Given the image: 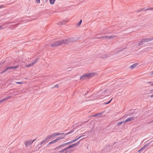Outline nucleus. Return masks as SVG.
<instances>
[{
  "label": "nucleus",
  "mask_w": 153,
  "mask_h": 153,
  "mask_svg": "<svg viewBox=\"0 0 153 153\" xmlns=\"http://www.w3.org/2000/svg\"><path fill=\"white\" fill-rule=\"evenodd\" d=\"M76 41V40L74 39V38L71 37L65 39L55 42L51 44V47H56L62 45H66Z\"/></svg>",
  "instance_id": "1"
},
{
  "label": "nucleus",
  "mask_w": 153,
  "mask_h": 153,
  "mask_svg": "<svg viewBox=\"0 0 153 153\" xmlns=\"http://www.w3.org/2000/svg\"><path fill=\"white\" fill-rule=\"evenodd\" d=\"M95 73H91L88 74H84L82 76L80 77V79L81 80H84V79H87L90 77L93 76L95 74Z\"/></svg>",
  "instance_id": "2"
},
{
  "label": "nucleus",
  "mask_w": 153,
  "mask_h": 153,
  "mask_svg": "<svg viewBox=\"0 0 153 153\" xmlns=\"http://www.w3.org/2000/svg\"><path fill=\"white\" fill-rule=\"evenodd\" d=\"M117 37L116 35L114 36H101L100 37H97V38L98 39H112L114 38H115Z\"/></svg>",
  "instance_id": "3"
},
{
  "label": "nucleus",
  "mask_w": 153,
  "mask_h": 153,
  "mask_svg": "<svg viewBox=\"0 0 153 153\" xmlns=\"http://www.w3.org/2000/svg\"><path fill=\"white\" fill-rule=\"evenodd\" d=\"M35 140H34L33 141H32L31 140H27L24 142V144L26 146L28 145H30Z\"/></svg>",
  "instance_id": "4"
},
{
  "label": "nucleus",
  "mask_w": 153,
  "mask_h": 153,
  "mask_svg": "<svg viewBox=\"0 0 153 153\" xmlns=\"http://www.w3.org/2000/svg\"><path fill=\"white\" fill-rule=\"evenodd\" d=\"M64 137H65V136L62 137H59L57 138H56V139L52 140L51 142H50L48 143V145H50V144L54 143H56V142H57V141H58L59 140H61L62 139L64 138Z\"/></svg>",
  "instance_id": "5"
},
{
  "label": "nucleus",
  "mask_w": 153,
  "mask_h": 153,
  "mask_svg": "<svg viewBox=\"0 0 153 153\" xmlns=\"http://www.w3.org/2000/svg\"><path fill=\"white\" fill-rule=\"evenodd\" d=\"M19 66V65H17L15 66H9L8 67L6 68L4 70V71L6 72V71L9 70H11L12 69H14L17 68Z\"/></svg>",
  "instance_id": "6"
},
{
  "label": "nucleus",
  "mask_w": 153,
  "mask_h": 153,
  "mask_svg": "<svg viewBox=\"0 0 153 153\" xmlns=\"http://www.w3.org/2000/svg\"><path fill=\"white\" fill-rule=\"evenodd\" d=\"M142 40H143V42H148L151 41L152 40H153V37L152 38H143L142 39Z\"/></svg>",
  "instance_id": "7"
},
{
  "label": "nucleus",
  "mask_w": 153,
  "mask_h": 153,
  "mask_svg": "<svg viewBox=\"0 0 153 153\" xmlns=\"http://www.w3.org/2000/svg\"><path fill=\"white\" fill-rule=\"evenodd\" d=\"M79 142H80V141H79L77 143H76L74 144H73L69 146L68 147H67L66 148V149H68L70 148H73L74 146H77V145H78L79 144Z\"/></svg>",
  "instance_id": "8"
},
{
  "label": "nucleus",
  "mask_w": 153,
  "mask_h": 153,
  "mask_svg": "<svg viewBox=\"0 0 153 153\" xmlns=\"http://www.w3.org/2000/svg\"><path fill=\"white\" fill-rule=\"evenodd\" d=\"M148 10H153V7H150V8H141V9H140V10H138V12H140L141 11H142V10H143L144 11H146Z\"/></svg>",
  "instance_id": "9"
},
{
  "label": "nucleus",
  "mask_w": 153,
  "mask_h": 153,
  "mask_svg": "<svg viewBox=\"0 0 153 153\" xmlns=\"http://www.w3.org/2000/svg\"><path fill=\"white\" fill-rule=\"evenodd\" d=\"M10 98V96L2 98L0 100V103L4 101H7Z\"/></svg>",
  "instance_id": "10"
},
{
  "label": "nucleus",
  "mask_w": 153,
  "mask_h": 153,
  "mask_svg": "<svg viewBox=\"0 0 153 153\" xmlns=\"http://www.w3.org/2000/svg\"><path fill=\"white\" fill-rule=\"evenodd\" d=\"M134 120V117H131L127 118L125 121V123H126Z\"/></svg>",
  "instance_id": "11"
},
{
  "label": "nucleus",
  "mask_w": 153,
  "mask_h": 153,
  "mask_svg": "<svg viewBox=\"0 0 153 153\" xmlns=\"http://www.w3.org/2000/svg\"><path fill=\"white\" fill-rule=\"evenodd\" d=\"M64 134V133H53V134H52V136L53 138V137H55L56 136L60 135L62 134Z\"/></svg>",
  "instance_id": "12"
},
{
  "label": "nucleus",
  "mask_w": 153,
  "mask_h": 153,
  "mask_svg": "<svg viewBox=\"0 0 153 153\" xmlns=\"http://www.w3.org/2000/svg\"><path fill=\"white\" fill-rule=\"evenodd\" d=\"M138 64L137 63L134 64L131 66L130 67V68H131V69H132L135 68L138 65Z\"/></svg>",
  "instance_id": "13"
},
{
  "label": "nucleus",
  "mask_w": 153,
  "mask_h": 153,
  "mask_svg": "<svg viewBox=\"0 0 153 153\" xmlns=\"http://www.w3.org/2000/svg\"><path fill=\"white\" fill-rule=\"evenodd\" d=\"M66 22H65V21H63L62 22H60L58 23V24L60 25H62L63 24H64L65 23H66Z\"/></svg>",
  "instance_id": "14"
},
{
  "label": "nucleus",
  "mask_w": 153,
  "mask_h": 153,
  "mask_svg": "<svg viewBox=\"0 0 153 153\" xmlns=\"http://www.w3.org/2000/svg\"><path fill=\"white\" fill-rule=\"evenodd\" d=\"M52 138H53L52 136V135H49L47 137H46L45 138V139H46V140H47L50 139Z\"/></svg>",
  "instance_id": "15"
},
{
  "label": "nucleus",
  "mask_w": 153,
  "mask_h": 153,
  "mask_svg": "<svg viewBox=\"0 0 153 153\" xmlns=\"http://www.w3.org/2000/svg\"><path fill=\"white\" fill-rule=\"evenodd\" d=\"M143 43L144 42H143V40H142V39L139 42L138 45L139 46H140L142 45Z\"/></svg>",
  "instance_id": "16"
},
{
  "label": "nucleus",
  "mask_w": 153,
  "mask_h": 153,
  "mask_svg": "<svg viewBox=\"0 0 153 153\" xmlns=\"http://www.w3.org/2000/svg\"><path fill=\"white\" fill-rule=\"evenodd\" d=\"M38 59V58H37L36 59L34 60L32 63H32V65H34L35 64V63L37 62Z\"/></svg>",
  "instance_id": "17"
},
{
  "label": "nucleus",
  "mask_w": 153,
  "mask_h": 153,
  "mask_svg": "<svg viewBox=\"0 0 153 153\" xmlns=\"http://www.w3.org/2000/svg\"><path fill=\"white\" fill-rule=\"evenodd\" d=\"M55 0H50V3L51 4H54Z\"/></svg>",
  "instance_id": "18"
},
{
  "label": "nucleus",
  "mask_w": 153,
  "mask_h": 153,
  "mask_svg": "<svg viewBox=\"0 0 153 153\" xmlns=\"http://www.w3.org/2000/svg\"><path fill=\"white\" fill-rule=\"evenodd\" d=\"M123 123H125V121L118 123H117V125L118 126H119L121 125Z\"/></svg>",
  "instance_id": "19"
},
{
  "label": "nucleus",
  "mask_w": 153,
  "mask_h": 153,
  "mask_svg": "<svg viewBox=\"0 0 153 153\" xmlns=\"http://www.w3.org/2000/svg\"><path fill=\"white\" fill-rule=\"evenodd\" d=\"M74 132V131L73 130H72L71 131H70V132H68V133H66L65 134V135H68L69 134H71V133H73Z\"/></svg>",
  "instance_id": "20"
},
{
  "label": "nucleus",
  "mask_w": 153,
  "mask_h": 153,
  "mask_svg": "<svg viewBox=\"0 0 153 153\" xmlns=\"http://www.w3.org/2000/svg\"><path fill=\"white\" fill-rule=\"evenodd\" d=\"M74 143V142H73V140H72L71 141L67 143H65V144H66V145H67L68 144H70L72 143Z\"/></svg>",
  "instance_id": "21"
},
{
  "label": "nucleus",
  "mask_w": 153,
  "mask_h": 153,
  "mask_svg": "<svg viewBox=\"0 0 153 153\" xmlns=\"http://www.w3.org/2000/svg\"><path fill=\"white\" fill-rule=\"evenodd\" d=\"M66 144L65 143L63 144H62L61 145H59V148H60V149L62 147L65 146H66Z\"/></svg>",
  "instance_id": "22"
},
{
  "label": "nucleus",
  "mask_w": 153,
  "mask_h": 153,
  "mask_svg": "<svg viewBox=\"0 0 153 153\" xmlns=\"http://www.w3.org/2000/svg\"><path fill=\"white\" fill-rule=\"evenodd\" d=\"M66 144L65 143L63 144H62L61 145H59V148H60V149L62 147L65 146H66Z\"/></svg>",
  "instance_id": "23"
},
{
  "label": "nucleus",
  "mask_w": 153,
  "mask_h": 153,
  "mask_svg": "<svg viewBox=\"0 0 153 153\" xmlns=\"http://www.w3.org/2000/svg\"><path fill=\"white\" fill-rule=\"evenodd\" d=\"M62 149L61 150H60L59 152V153H62V152H65V150L66 149Z\"/></svg>",
  "instance_id": "24"
},
{
  "label": "nucleus",
  "mask_w": 153,
  "mask_h": 153,
  "mask_svg": "<svg viewBox=\"0 0 153 153\" xmlns=\"http://www.w3.org/2000/svg\"><path fill=\"white\" fill-rule=\"evenodd\" d=\"M46 139H45L43 140L40 143V145H42V144H43L46 141Z\"/></svg>",
  "instance_id": "25"
},
{
  "label": "nucleus",
  "mask_w": 153,
  "mask_h": 153,
  "mask_svg": "<svg viewBox=\"0 0 153 153\" xmlns=\"http://www.w3.org/2000/svg\"><path fill=\"white\" fill-rule=\"evenodd\" d=\"M33 66V65H32V63H30V64H28V65H27L26 66V67H30L31 66Z\"/></svg>",
  "instance_id": "26"
},
{
  "label": "nucleus",
  "mask_w": 153,
  "mask_h": 153,
  "mask_svg": "<svg viewBox=\"0 0 153 153\" xmlns=\"http://www.w3.org/2000/svg\"><path fill=\"white\" fill-rule=\"evenodd\" d=\"M147 83L149 84L151 86H153V82H148Z\"/></svg>",
  "instance_id": "27"
},
{
  "label": "nucleus",
  "mask_w": 153,
  "mask_h": 153,
  "mask_svg": "<svg viewBox=\"0 0 153 153\" xmlns=\"http://www.w3.org/2000/svg\"><path fill=\"white\" fill-rule=\"evenodd\" d=\"M82 20H81L79 22H78L77 23V25H78V26H80V25L81 24V23H82Z\"/></svg>",
  "instance_id": "28"
},
{
  "label": "nucleus",
  "mask_w": 153,
  "mask_h": 153,
  "mask_svg": "<svg viewBox=\"0 0 153 153\" xmlns=\"http://www.w3.org/2000/svg\"><path fill=\"white\" fill-rule=\"evenodd\" d=\"M79 138L78 137L77 138L75 139H74L73 140V142H76V141H77L78 139H79Z\"/></svg>",
  "instance_id": "29"
},
{
  "label": "nucleus",
  "mask_w": 153,
  "mask_h": 153,
  "mask_svg": "<svg viewBox=\"0 0 153 153\" xmlns=\"http://www.w3.org/2000/svg\"><path fill=\"white\" fill-rule=\"evenodd\" d=\"M101 113H99V114H97L94 115H93V117H96V116H97L98 115H101Z\"/></svg>",
  "instance_id": "30"
},
{
  "label": "nucleus",
  "mask_w": 153,
  "mask_h": 153,
  "mask_svg": "<svg viewBox=\"0 0 153 153\" xmlns=\"http://www.w3.org/2000/svg\"><path fill=\"white\" fill-rule=\"evenodd\" d=\"M60 149V148L59 147V146H58L56 147L55 149L54 150H56Z\"/></svg>",
  "instance_id": "31"
},
{
  "label": "nucleus",
  "mask_w": 153,
  "mask_h": 153,
  "mask_svg": "<svg viewBox=\"0 0 153 153\" xmlns=\"http://www.w3.org/2000/svg\"><path fill=\"white\" fill-rule=\"evenodd\" d=\"M112 100V99H111V100H110V101H109L107 103H105V104H107L108 103H109L111 102V100Z\"/></svg>",
  "instance_id": "32"
},
{
  "label": "nucleus",
  "mask_w": 153,
  "mask_h": 153,
  "mask_svg": "<svg viewBox=\"0 0 153 153\" xmlns=\"http://www.w3.org/2000/svg\"><path fill=\"white\" fill-rule=\"evenodd\" d=\"M145 148V146H144L141 149H140V150H139L138 152H140V151H141L142 149H144V148Z\"/></svg>",
  "instance_id": "33"
},
{
  "label": "nucleus",
  "mask_w": 153,
  "mask_h": 153,
  "mask_svg": "<svg viewBox=\"0 0 153 153\" xmlns=\"http://www.w3.org/2000/svg\"><path fill=\"white\" fill-rule=\"evenodd\" d=\"M58 85H56L54 86V88H58Z\"/></svg>",
  "instance_id": "34"
},
{
  "label": "nucleus",
  "mask_w": 153,
  "mask_h": 153,
  "mask_svg": "<svg viewBox=\"0 0 153 153\" xmlns=\"http://www.w3.org/2000/svg\"><path fill=\"white\" fill-rule=\"evenodd\" d=\"M5 72V71H4V70L1 73V74H3Z\"/></svg>",
  "instance_id": "35"
},
{
  "label": "nucleus",
  "mask_w": 153,
  "mask_h": 153,
  "mask_svg": "<svg viewBox=\"0 0 153 153\" xmlns=\"http://www.w3.org/2000/svg\"><path fill=\"white\" fill-rule=\"evenodd\" d=\"M36 2L37 3H40V0H36Z\"/></svg>",
  "instance_id": "36"
},
{
  "label": "nucleus",
  "mask_w": 153,
  "mask_h": 153,
  "mask_svg": "<svg viewBox=\"0 0 153 153\" xmlns=\"http://www.w3.org/2000/svg\"><path fill=\"white\" fill-rule=\"evenodd\" d=\"M16 83L17 84H22V82H16Z\"/></svg>",
  "instance_id": "37"
},
{
  "label": "nucleus",
  "mask_w": 153,
  "mask_h": 153,
  "mask_svg": "<svg viewBox=\"0 0 153 153\" xmlns=\"http://www.w3.org/2000/svg\"><path fill=\"white\" fill-rule=\"evenodd\" d=\"M4 7V5H1L0 6V9L3 8Z\"/></svg>",
  "instance_id": "38"
},
{
  "label": "nucleus",
  "mask_w": 153,
  "mask_h": 153,
  "mask_svg": "<svg viewBox=\"0 0 153 153\" xmlns=\"http://www.w3.org/2000/svg\"><path fill=\"white\" fill-rule=\"evenodd\" d=\"M84 135H81L79 137H78L79 138V139L81 137L84 136Z\"/></svg>",
  "instance_id": "39"
},
{
  "label": "nucleus",
  "mask_w": 153,
  "mask_h": 153,
  "mask_svg": "<svg viewBox=\"0 0 153 153\" xmlns=\"http://www.w3.org/2000/svg\"><path fill=\"white\" fill-rule=\"evenodd\" d=\"M3 28L2 26H0V30L1 29Z\"/></svg>",
  "instance_id": "40"
},
{
  "label": "nucleus",
  "mask_w": 153,
  "mask_h": 153,
  "mask_svg": "<svg viewBox=\"0 0 153 153\" xmlns=\"http://www.w3.org/2000/svg\"><path fill=\"white\" fill-rule=\"evenodd\" d=\"M104 91H105V92H106L107 91V90H105H105H104Z\"/></svg>",
  "instance_id": "41"
},
{
  "label": "nucleus",
  "mask_w": 153,
  "mask_h": 153,
  "mask_svg": "<svg viewBox=\"0 0 153 153\" xmlns=\"http://www.w3.org/2000/svg\"><path fill=\"white\" fill-rule=\"evenodd\" d=\"M123 49H122V50H123ZM122 51V50H120V51Z\"/></svg>",
  "instance_id": "42"
},
{
  "label": "nucleus",
  "mask_w": 153,
  "mask_h": 153,
  "mask_svg": "<svg viewBox=\"0 0 153 153\" xmlns=\"http://www.w3.org/2000/svg\"><path fill=\"white\" fill-rule=\"evenodd\" d=\"M151 96H153V94H152Z\"/></svg>",
  "instance_id": "43"
},
{
  "label": "nucleus",
  "mask_w": 153,
  "mask_h": 153,
  "mask_svg": "<svg viewBox=\"0 0 153 153\" xmlns=\"http://www.w3.org/2000/svg\"><path fill=\"white\" fill-rule=\"evenodd\" d=\"M152 74H153V71L152 72Z\"/></svg>",
  "instance_id": "44"
},
{
  "label": "nucleus",
  "mask_w": 153,
  "mask_h": 153,
  "mask_svg": "<svg viewBox=\"0 0 153 153\" xmlns=\"http://www.w3.org/2000/svg\"><path fill=\"white\" fill-rule=\"evenodd\" d=\"M46 1H47L48 0H46Z\"/></svg>",
  "instance_id": "45"
},
{
  "label": "nucleus",
  "mask_w": 153,
  "mask_h": 153,
  "mask_svg": "<svg viewBox=\"0 0 153 153\" xmlns=\"http://www.w3.org/2000/svg\"><path fill=\"white\" fill-rule=\"evenodd\" d=\"M152 91H153V90H152Z\"/></svg>",
  "instance_id": "46"
}]
</instances>
